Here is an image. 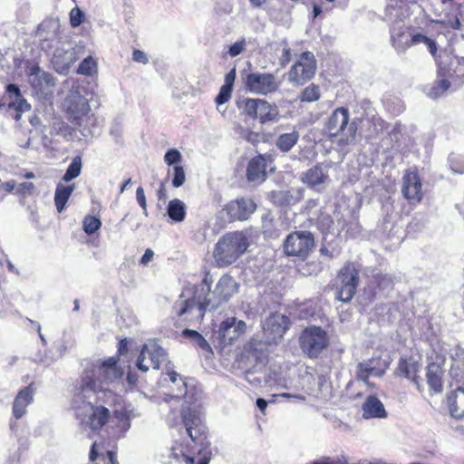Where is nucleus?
<instances>
[{"label":"nucleus","instance_id":"f257e3e1","mask_svg":"<svg viewBox=\"0 0 464 464\" xmlns=\"http://www.w3.org/2000/svg\"><path fill=\"white\" fill-rule=\"evenodd\" d=\"M118 357H110L86 370L73 391V408L76 418L92 431L101 430L109 421L111 411L103 405L89 401L92 394L105 392L104 385L121 378Z\"/></svg>","mask_w":464,"mask_h":464},{"label":"nucleus","instance_id":"f03ea898","mask_svg":"<svg viewBox=\"0 0 464 464\" xmlns=\"http://www.w3.org/2000/svg\"><path fill=\"white\" fill-rule=\"evenodd\" d=\"M182 424L187 434L191 439L196 449V453L200 456L198 464H209L212 457L209 449L210 442L208 440V429L202 421L199 413L190 407H183L180 411Z\"/></svg>","mask_w":464,"mask_h":464},{"label":"nucleus","instance_id":"7ed1b4c3","mask_svg":"<svg viewBox=\"0 0 464 464\" xmlns=\"http://www.w3.org/2000/svg\"><path fill=\"white\" fill-rule=\"evenodd\" d=\"M249 240L244 231L224 234L216 243L213 257L218 267L234 264L248 248Z\"/></svg>","mask_w":464,"mask_h":464},{"label":"nucleus","instance_id":"20e7f679","mask_svg":"<svg viewBox=\"0 0 464 464\" xmlns=\"http://www.w3.org/2000/svg\"><path fill=\"white\" fill-rule=\"evenodd\" d=\"M324 130L332 141L339 146H347L355 141L358 126L350 121V112L346 107H337L324 123Z\"/></svg>","mask_w":464,"mask_h":464},{"label":"nucleus","instance_id":"39448f33","mask_svg":"<svg viewBox=\"0 0 464 464\" xmlns=\"http://www.w3.org/2000/svg\"><path fill=\"white\" fill-rule=\"evenodd\" d=\"M298 343L304 354L314 360L328 350L331 340L326 330L321 326L309 325L301 332Z\"/></svg>","mask_w":464,"mask_h":464},{"label":"nucleus","instance_id":"423d86ee","mask_svg":"<svg viewBox=\"0 0 464 464\" xmlns=\"http://www.w3.org/2000/svg\"><path fill=\"white\" fill-rule=\"evenodd\" d=\"M208 272L206 273L203 280L195 285L193 287V295L191 297L181 301L177 310V315L181 317L193 310H197V319L202 321L206 311L210 305L208 298L211 291V280L208 278Z\"/></svg>","mask_w":464,"mask_h":464},{"label":"nucleus","instance_id":"0eeeda50","mask_svg":"<svg viewBox=\"0 0 464 464\" xmlns=\"http://www.w3.org/2000/svg\"><path fill=\"white\" fill-rule=\"evenodd\" d=\"M243 113L261 124L277 121L280 118L276 103L259 98H246L241 105Z\"/></svg>","mask_w":464,"mask_h":464},{"label":"nucleus","instance_id":"6e6552de","mask_svg":"<svg viewBox=\"0 0 464 464\" xmlns=\"http://www.w3.org/2000/svg\"><path fill=\"white\" fill-rule=\"evenodd\" d=\"M360 283V269L353 262H346L337 274V299L351 301L356 294Z\"/></svg>","mask_w":464,"mask_h":464},{"label":"nucleus","instance_id":"1a4fd4ad","mask_svg":"<svg viewBox=\"0 0 464 464\" xmlns=\"http://www.w3.org/2000/svg\"><path fill=\"white\" fill-rule=\"evenodd\" d=\"M314 246V238L309 231H294L285 239L283 250L285 256L304 260Z\"/></svg>","mask_w":464,"mask_h":464},{"label":"nucleus","instance_id":"9d476101","mask_svg":"<svg viewBox=\"0 0 464 464\" xmlns=\"http://www.w3.org/2000/svg\"><path fill=\"white\" fill-rule=\"evenodd\" d=\"M243 82L248 92L260 95L274 93L280 86V82L271 72H248L243 77Z\"/></svg>","mask_w":464,"mask_h":464},{"label":"nucleus","instance_id":"9b49d317","mask_svg":"<svg viewBox=\"0 0 464 464\" xmlns=\"http://www.w3.org/2000/svg\"><path fill=\"white\" fill-rule=\"evenodd\" d=\"M316 69L314 53L309 51L303 52L288 72L289 81L296 84H304L314 76Z\"/></svg>","mask_w":464,"mask_h":464},{"label":"nucleus","instance_id":"f8f14e48","mask_svg":"<svg viewBox=\"0 0 464 464\" xmlns=\"http://www.w3.org/2000/svg\"><path fill=\"white\" fill-rule=\"evenodd\" d=\"M256 209V202L252 198L245 197L230 200L223 208L230 222L247 220Z\"/></svg>","mask_w":464,"mask_h":464},{"label":"nucleus","instance_id":"ddd939ff","mask_svg":"<svg viewBox=\"0 0 464 464\" xmlns=\"http://www.w3.org/2000/svg\"><path fill=\"white\" fill-rule=\"evenodd\" d=\"M420 369L421 362L420 360H417L412 355H405L400 357L393 373L395 377L410 381L420 391L421 377L419 374Z\"/></svg>","mask_w":464,"mask_h":464},{"label":"nucleus","instance_id":"4468645a","mask_svg":"<svg viewBox=\"0 0 464 464\" xmlns=\"http://www.w3.org/2000/svg\"><path fill=\"white\" fill-rule=\"evenodd\" d=\"M401 193L411 205L416 206L421 202L422 183L417 170L405 171L402 177Z\"/></svg>","mask_w":464,"mask_h":464},{"label":"nucleus","instance_id":"2eb2a0df","mask_svg":"<svg viewBox=\"0 0 464 464\" xmlns=\"http://www.w3.org/2000/svg\"><path fill=\"white\" fill-rule=\"evenodd\" d=\"M390 366V362L382 356H373L371 359L359 362L357 365L356 378L369 383V378L371 375L382 377Z\"/></svg>","mask_w":464,"mask_h":464},{"label":"nucleus","instance_id":"dca6fc26","mask_svg":"<svg viewBox=\"0 0 464 464\" xmlns=\"http://www.w3.org/2000/svg\"><path fill=\"white\" fill-rule=\"evenodd\" d=\"M166 358L167 353L161 347L153 345L149 348L148 345L144 344L137 358L136 366L143 372H146L150 366L153 369H160Z\"/></svg>","mask_w":464,"mask_h":464},{"label":"nucleus","instance_id":"f3484780","mask_svg":"<svg viewBox=\"0 0 464 464\" xmlns=\"http://www.w3.org/2000/svg\"><path fill=\"white\" fill-rule=\"evenodd\" d=\"M246 324L244 321H237L235 317H227L221 322L218 327V338L223 345L231 344L245 334Z\"/></svg>","mask_w":464,"mask_h":464},{"label":"nucleus","instance_id":"a211bd4d","mask_svg":"<svg viewBox=\"0 0 464 464\" xmlns=\"http://www.w3.org/2000/svg\"><path fill=\"white\" fill-rule=\"evenodd\" d=\"M392 288V279L388 275L375 274L367 281L362 290V295L368 302H372L378 293Z\"/></svg>","mask_w":464,"mask_h":464},{"label":"nucleus","instance_id":"6ab92c4d","mask_svg":"<svg viewBox=\"0 0 464 464\" xmlns=\"http://www.w3.org/2000/svg\"><path fill=\"white\" fill-rule=\"evenodd\" d=\"M272 160L270 155L258 154L252 158L246 167V179L250 182L264 181L267 177V161Z\"/></svg>","mask_w":464,"mask_h":464},{"label":"nucleus","instance_id":"aec40b11","mask_svg":"<svg viewBox=\"0 0 464 464\" xmlns=\"http://www.w3.org/2000/svg\"><path fill=\"white\" fill-rule=\"evenodd\" d=\"M237 291V284L235 279L229 275H224L218 280L214 295L216 296L217 303L213 305V308L226 303L229 298Z\"/></svg>","mask_w":464,"mask_h":464},{"label":"nucleus","instance_id":"412c9836","mask_svg":"<svg viewBox=\"0 0 464 464\" xmlns=\"http://www.w3.org/2000/svg\"><path fill=\"white\" fill-rule=\"evenodd\" d=\"M34 383L32 382L28 386L21 389L13 402V415L16 420L21 419L26 413V408L34 401Z\"/></svg>","mask_w":464,"mask_h":464},{"label":"nucleus","instance_id":"4be33fe9","mask_svg":"<svg viewBox=\"0 0 464 464\" xmlns=\"http://www.w3.org/2000/svg\"><path fill=\"white\" fill-rule=\"evenodd\" d=\"M329 180V176L325 173L320 164H316L302 174L301 181L308 188L319 191L318 187Z\"/></svg>","mask_w":464,"mask_h":464},{"label":"nucleus","instance_id":"5701e85b","mask_svg":"<svg viewBox=\"0 0 464 464\" xmlns=\"http://www.w3.org/2000/svg\"><path fill=\"white\" fill-rule=\"evenodd\" d=\"M90 111V105L82 99L72 102L67 109V119L68 121L79 128L82 126L84 118L88 116Z\"/></svg>","mask_w":464,"mask_h":464},{"label":"nucleus","instance_id":"b1692460","mask_svg":"<svg viewBox=\"0 0 464 464\" xmlns=\"http://www.w3.org/2000/svg\"><path fill=\"white\" fill-rule=\"evenodd\" d=\"M169 457L176 461L183 460L187 464H195L196 447L176 440L169 450Z\"/></svg>","mask_w":464,"mask_h":464},{"label":"nucleus","instance_id":"393cba45","mask_svg":"<svg viewBox=\"0 0 464 464\" xmlns=\"http://www.w3.org/2000/svg\"><path fill=\"white\" fill-rule=\"evenodd\" d=\"M444 370L435 362H430L426 368V379L430 389L433 393H440L443 391Z\"/></svg>","mask_w":464,"mask_h":464},{"label":"nucleus","instance_id":"a878e982","mask_svg":"<svg viewBox=\"0 0 464 464\" xmlns=\"http://www.w3.org/2000/svg\"><path fill=\"white\" fill-rule=\"evenodd\" d=\"M362 415L365 419L385 418L387 412L382 402L376 396H369L362 404Z\"/></svg>","mask_w":464,"mask_h":464},{"label":"nucleus","instance_id":"bb28decb","mask_svg":"<svg viewBox=\"0 0 464 464\" xmlns=\"http://www.w3.org/2000/svg\"><path fill=\"white\" fill-rule=\"evenodd\" d=\"M448 404L451 416L456 419L464 417V388L458 387L448 397Z\"/></svg>","mask_w":464,"mask_h":464},{"label":"nucleus","instance_id":"cd10ccee","mask_svg":"<svg viewBox=\"0 0 464 464\" xmlns=\"http://www.w3.org/2000/svg\"><path fill=\"white\" fill-rule=\"evenodd\" d=\"M169 218L174 222H182L186 218V206L179 198L170 200L167 207Z\"/></svg>","mask_w":464,"mask_h":464},{"label":"nucleus","instance_id":"c85d7f7f","mask_svg":"<svg viewBox=\"0 0 464 464\" xmlns=\"http://www.w3.org/2000/svg\"><path fill=\"white\" fill-rule=\"evenodd\" d=\"M73 189L74 185H58L56 187L54 193V203L58 212H62L64 209Z\"/></svg>","mask_w":464,"mask_h":464},{"label":"nucleus","instance_id":"c756f323","mask_svg":"<svg viewBox=\"0 0 464 464\" xmlns=\"http://www.w3.org/2000/svg\"><path fill=\"white\" fill-rule=\"evenodd\" d=\"M299 133L296 130L280 134L276 141V148L281 152H288L298 142Z\"/></svg>","mask_w":464,"mask_h":464},{"label":"nucleus","instance_id":"7c9ffc66","mask_svg":"<svg viewBox=\"0 0 464 464\" xmlns=\"http://www.w3.org/2000/svg\"><path fill=\"white\" fill-rule=\"evenodd\" d=\"M269 199L277 207H287L294 203V197L289 190H273L269 194Z\"/></svg>","mask_w":464,"mask_h":464},{"label":"nucleus","instance_id":"2f4dec72","mask_svg":"<svg viewBox=\"0 0 464 464\" xmlns=\"http://www.w3.org/2000/svg\"><path fill=\"white\" fill-rule=\"evenodd\" d=\"M181 335L189 339L197 347L203 351L210 352L211 347L208 341L196 330L185 329L182 331Z\"/></svg>","mask_w":464,"mask_h":464},{"label":"nucleus","instance_id":"473e14b6","mask_svg":"<svg viewBox=\"0 0 464 464\" xmlns=\"http://www.w3.org/2000/svg\"><path fill=\"white\" fill-rule=\"evenodd\" d=\"M320 97L319 86L315 83H311L301 92L299 99L301 102H313L318 101Z\"/></svg>","mask_w":464,"mask_h":464},{"label":"nucleus","instance_id":"72a5a7b5","mask_svg":"<svg viewBox=\"0 0 464 464\" xmlns=\"http://www.w3.org/2000/svg\"><path fill=\"white\" fill-rule=\"evenodd\" d=\"M82 170V159L80 156H76L72 159V162L68 166L63 180L68 182L77 178L81 174Z\"/></svg>","mask_w":464,"mask_h":464},{"label":"nucleus","instance_id":"f704fd0d","mask_svg":"<svg viewBox=\"0 0 464 464\" xmlns=\"http://www.w3.org/2000/svg\"><path fill=\"white\" fill-rule=\"evenodd\" d=\"M102 227V221L99 218L87 215L82 220V229L87 235H92Z\"/></svg>","mask_w":464,"mask_h":464},{"label":"nucleus","instance_id":"c9c22d12","mask_svg":"<svg viewBox=\"0 0 464 464\" xmlns=\"http://www.w3.org/2000/svg\"><path fill=\"white\" fill-rule=\"evenodd\" d=\"M97 72V62L92 57L84 58L77 68V73L91 76Z\"/></svg>","mask_w":464,"mask_h":464},{"label":"nucleus","instance_id":"e433bc0d","mask_svg":"<svg viewBox=\"0 0 464 464\" xmlns=\"http://www.w3.org/2000/svg\"><path fill=\"white\" fill-rule=\"evenodd\" d=\"M8 107L14 109L16 111V120L20 119L21 113L28 111L31 109V105L26 102V100L23 96L15 98L14 101L10 102L8 103Z\"/></svg>","mask_w":464,"mask_h":464},{"label":"nucleus","instance_id":"4c0bfd02","mask_svg":"<svg viewBox=\"0 0 464 464\" xmlns=\"http://www.w3.org/2000/svg\"><path fill=\"white\" fill-rule=\"evenodd\" d=\"M172 185L175 188L182 186L186 180L185 171L182 166L175 165L173 167Z\"/></svg>","mask_w":464,"mask_h":464},{"label":"nucleus","instance_id":"58836bf2","mask_svg":"<svg viewBox=\"0 0 464 464\" xmlns=\"http://www.w3.org/2000/svg\"><path fill=\"white\" fill-rule=\"evenodd\" d=\"M84 19V14L78 7H74L70 12V24L71 26L75 28L80 26Z\"/></svg>","mask_w":464,"mask_h":464},{"label":"nucleus","instance_id":"ea45409f","mask_svg":"<svg viewBox=\"0 0 464 464\" xmlns=\"http://www.w3.org/2000/svg\"><path fill=\"white\" fill-rule=\"evenodd\" d=\"M233 89L222 85L218 94L217 95L215 102L218 105L224 104L227 102L232 95Z\"/></svg>","mask_w":464,"mask_h":464},{"label":"nucleus","instance_id":"a19ab883","mask_svg":"<svg viewBox=\"0 0 464 464\" xmlns=\"http://www.w3.org/2000/svg\"><path fill=\"white\" fill-rule=\"evenodd\" d=\"M35 191V186L33 182H22L20 183L16 189L15 194L21 195V196H31Z\"/></svg>","mask_w":464,"mask_h":464},{"label":"nucleus","instance_id":"79ce46f5","mask_svg":"<svg viewBox=\"0 0 464 464\" xmlns=\"http://www.w3.org/2000/svg\"><path fill=\"white\" fill-rule=\"evenodd\" d=\"M164 160L168 165L178 163L181 160V154L178 150H169L164 156Z\"/></svg>","mask_w":464,"mask_h":464},{"label":"nucleus","instance_id":"37998d69","mask_svg":"<svg viewBox=\"0 0 464 464\" xmlns=\"http://www.w3.org/2000/svg\"><path fill=\"white\" fill-rule=\"evenodd\" d=\"M246 48V40L242 39L240 41H237L234 43L232 45L229 46L228 49V54L231 57H236L239 55Z\"/></svg>","mask_w":464,"mask_h":464},{"label":"nucleus","instance_id":"c03bdc74","mask_svg":"<svg viewBox=\"0 0 464 464\" xmlns=\"http://www.w3.org/2000/svg\"><path fill=\"white\" fill-rule=\"evenodd\" d=\"M260 138H261V133L251 130H246L244 134V139L247 142L254 144V145L257 144L261 140Z\"/></svg>","mask_w":464,"mask_h":464},{"label":"nucleus","instance_id":"a18cd8bd","mask_svg":"<svg viewBox=\"0 0 464 464\" xmlns=\"http://www.w3.org/2000/svg\"><path fill=\"white\" fill-rule=\"evenodd\" d=\"M270 326H271V330L273 332L278 333L280 334L285 333V330H282L281 324L276 321V316H272L269 319H267V321H266V328H267V330L270 328Z\"/></svg>","mask_w":464,"mask_h":464},{"label":"nucleus","instance_id":"49530a36","mask_svg":"<svg viewBox=\"0 0 464 464\" xmlns=\"http://www.w3.org/2000/svg\"><path fill=\"white\" fill-rule=\"evenodd\" d=\"M136 198H137L138 204L140 206V208L143 209V211L146 212L147 211V202H146L144 189L142 187L137 188Z\"/></svg>","mask_w":464,"mask_h":464},{"label":"nucleus","instance_id":"de8ad7c7","mask_svg":"<svg viewBox=\"0 0 464 464\" xmlns=\"http://www.w3.org/2000/svg\"><path fill=\"white\" fill-rule=\"evenodd\" d=\"M428 36L421 34H415L411 36V38L406 42L405 46L411 47L412 45H416L419 44H424L427 40Z\"/></svg>","mask_w":464,"mask_h":464},{"label":"nucleus","instance_id":"09e8293b","mask_svg":"<svg viewBox=\"0 0 464 464\" xmlns=\"http://www.w3.org/2000/svg\"><path fill=\"white\" fill-rule=\"evenodd\" d=\"M132 60L136 63H140L142 64H146L149 63V59L147 57V54L139 49H135L132 53Z\"/></svg>","mask_w":464,"mask_h":464},{"label":"nucleus","instance_id":"8fccbe9b","mask_svg":"<svg viewBox=\"0 0 464 464\" xmlns=\"http://www.w3.org/2000/svg\"><path fill=\"white\" fill-rule=\"evenodd\" d=\"M237 77V70L236 67H233L226 75H225V82L224 86L229 87L233 89L235 81Z\"/></svg>","mask_w":464,"mask_h":464},{"label":"nucleus","instance_id":"3c124183","mask_svg":"<svg viewBox=\"0 0 464 464\" xmlns=\"http://www.w3.org/2000/svg\"><path fill=\"white\" fill-rule=\"evenodd\" d=\"M5 91L8 93L9 97L14 100L15 98L23 96L19 87L14 83L8 84L5 88Z\"/></svg>","mask_w":464,"mask_h":464},{"label":"nucleus","instance_id":"603ef678","mask_svg":"<svg viewBox=\"0 0 464 464\" xmlns=\"http://www.w3.org/2000/svg\"><path fill=\"white\" fill-rule=\"evenodd\" d=\"M159 200L165 201L167 198L166 181H160L159 189L157 191Z\"/></svg>","mask_w":464,"mask_h":464},{"label":"nucleus","instance_id":"864d4df0","mask_svg":"<svg viewBox=\"0 0 464 464\" xmlns=\"http://www.w3.org/2000/svg\"><path fill=\"white\" fill-rule=\"evenodd\" d=\"M154 253L151 249L148 248L145 250L143 256L140 258V264L147 266L153 258Z\"/></svg>","mask_w":464,"mask_h":464},{"label":"nucleus","instance_id":"5fc2aeb1","mask_svg":"<svg viewBox=\"0 0 464 464\" xmlns=\"http://www.w3.org/2000/svg\"><path fill=\"white\" fill-rule=\"evenodd\" d=\"M424 44L427 45L430 53L435 56L436 53H437V44L434 40L430 39V38H427V40L425 41Z\"/></svg>","mask_w":464,"mask_h":464},{"label":"nucleus","instance_id":"6e6d98bb","mask_svg":"<svg viewBox=\"0 0 464 464\" xmlns=\"http://www.w3.org/2000/svg\"><path fill=\"white\" fill-rule=\"evenodd\" d=\"M291 60V50L289 48H284L282 57H281V64L285 65Z\"/></svg>","mask_w":464,"mask_h":464},{"label":"nucleus","instance_id":"4d7b16f0","mask_svg":"<svg viewBox=\"0 0 464 464\" xmlns=\"http://www.w3.org/2000/svg\"><path fill=\"white\" fill-rule=\"evenodd\" d=\"M128 351V341L126 338L121 339L118 343L119 354H123Z\"/></svg>","mask_w":464,"mask_h":464},{"label":"nucleus","instance_id":"13d9d810","mask_svg":"<svg viewBox=\"0 0 464 464\" xmlns=\"http://www.w3.org/2000/svg\"><path fill=\"white\" fill-rule=\"evenodd\" d=\"M310 464H335V462L330 457H323L320 459L311 462Z\"/></svg>","mask_w":464,"mask_h":464},{"label":"nucleus","instance_id":"bf43d9fd","mask_svg":"<svg viewBox=\"0 0 464 464\" xmlns=\"http://www.w3.org/2000/svg\"><path fill=\"white\" fill-rule=\"evenodd\" d=\"M3 187L6 192H13L17 188L14 180L5 182Z\"/></svg>","mask_w":464,"mask_h":464},{"label":"nucleus","instance_id":"052dcab7","mask_svg":"<svg viewBox=\"0 0 464 464\" xmlns=\"http://www.w3.org/2000/svg\"><path fill=\"white\" fill-rule=\"evenodd\" d=\"M450 87V82L448 80H440L435 89H440V92H445Z\"/></svg>","mask_w":464,"mask_h":464},{"label":"nucleus","instance_id":"680f3d73","mask_svg":"<svg viewBox=\"0 0 464 464\" xmlns=\"http://www.w3.org/2000/svg\"><path fill=\"white\" fill-rule=\"evenodd\" d=\"M106 455H107L108 459H109V464H119V462L117 460L116 452H114L112 450H108Z\"/></svg>","mask_w":464,"mask_h":464},{"label":"nucleus","instance_id":"e2e57ef3","mask_svg":"<svg viewBox=\"0 0 464 464\" xmlns=\"http://www.w3.org/2000/svg\"><path fill=\"white\" fill-rule=\"evenodd\" d=\"M114 416L117 418V419H121V420H125V421H129V415L127 413V411H114Z\"/></svg>","mask_w":464,"mask_h":464},{"label":"nucleus","instance_id":"0e129e2a","mask_svg":"<svg viewBox=\"0 0 464 464\" xmlns=\"http://www.w3.org/2000/svg\"><path fill=\"white\" fill-rule=\"evenodd\" d=\"M256 406L258 407V409L262 411V412H265L266 407H267V401L265 400V399H262V398H258L256 400Z\"/></svg>","mask_w":464,"mask_h":464},{"label":"nucleus","instance_id":"69168bd1","mask_svg":"<svg viewBox=\"0 0 464 464\" xmlns=\"http://www.w3.org/2000/svg\"><path fill=\"white\" fill-rule=\"evenodd\" d=\"M98 458V452L96 450V442H94L92 447H91V450H90V459L92 461H94L96 460V459Z\"/></svg>","mask_w":464,"mask_h":464},{"label":"nucleus","instance_id":"338daca9","mask_svg":"<svg viewBox=\"0 0 464 464\" xmlns=\"http://www.w3.org/2000/svg\"><path fill=\"white\" fill-rule=\"evenodd\" d=\"M127 381L130 384H136L137 381H138V376L136 373H133V372H129L127 374Z\"/></svg>","mask_w":464,"mask_h":464},{"label":"nucleus","instance_id":"774afa93","mask_svg":"<svg viewBox=\"0 0 464 464\" xmlns=\"http://www.w3.org/2000/svg\"><path fill=\"white\" fill-rule=\"evenodd\" d=\"M249 2L253 6L259 7L262 5H264L266 2V0H249Z\"/></svg>","mask_w":464,"mask_h":464}]
</instances>
